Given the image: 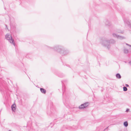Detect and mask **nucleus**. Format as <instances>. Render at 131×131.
<instances>
[{
    "label": "nucleus",
    "mask_w": 131,
    "mask_h": 131,
    "mask_svg": "<svg viewBox=\"0 0 131 131\" xmlns=\"http://www.w3.org/2000/svg\"><path fill=\"white\" fill-rule=\"evenodd\" d=\"M62 51H63V52H61V53L62 56L66 55L69 52V51L67 49H65L64 48H63Z\"/></svg>",
    "instance_id": "7"
},
{
    "label": "nucleus",
    "mask_w": 131,
    "mask_h": 131,
    "mask_svg": "<svg viewBox=\"0 0 131 131\" xmlns=\"http://www.w3.org/2000/svg\"><path fill=\"white\" fill-rule=\"evenodd\" d=\"M12 32L14 33H15L16 32V31H15V30H14L13 31H12Z\"/></svg>",
    "instance_id": "26"
},
{
    "label": "nucleus",
    "mask_w": 131,
    "mask_h": 131,
    "mask_svg": "<svg viewBox=\"0 0 131 131\" xmlns=\"http://www.w3.org/2000/svg\"><path fill=\"white\" fill-rule=\"evenodd\" d=\"M123 125L124 126H125V127H127L128 125V123L127 121H126L125 122H124L123 123Z\"/></svg>",
    "instance_id": "16"
},
{
    "label": "nucleus",
    "mask_w": 131,
    "mask_h": 131,
    "mask_svg": "<svg viewBox=\"0 0 131 131\" xmlns=\"http://www.w3.org/2000/svg\"><path fill=\"white\" fill-rule=\"evenodd\" d=\"M124 52L126 53H127L128 52V49H124Z\"/></svg>",
    "instance_id": "19"
},
{
    "label": "nucleus",
    "mask_w": 131,
    "mask_h": 131,
    "mask_svg": "<svg viewBox=\"0 0 131 131\" xmlns=\"http://www.w3.org/2000/svg\"><path fill=\"white\" fill-rule=\"evenodd\" d=\"M102 45L105 47H107V48L108 49H109L110 47V42L109 40H107L106 39L103 40L101 42Z\"/></svg>",
    "instance_id": "1"
},
{
    "label": "nucleus",
    "mask_w": 131,
    "mask_h": 131,
    "mask_svg": "<svg viewBox=\"0 0 131 131\" xmlns=\"http://www.w3.org/2000/svg\"><path fill=\"white\" fill-rule=\"evenodd\" d=\"M123 91H127V89L126 87L124 86L123 87Z\"/></svg>",
    "instance_id": "18"
},
{
    "label": "nucleus",
    "mask_w": 131,
    "mask_h": 131,
    "mask_svg": "<svg viewBox=\"0 0 131 131\" xmlns=\"http://www.w3.org/2000/svg\"><path fill=\"white\" fill-rule=\"evenodd\" d=\"M116 76L117 79H121V75L119 73H117L116 74Z\"/></svg>",
    "instance_id": "13"
},
{
    "label": "nucleus",
    "mask_w": 131,
    "mask_h": 131,
    "mask_svg": "<svg viewBox=\"0 0 131 131\" xmlns=\"http://www.w3.org/2000/svg\"><path fill=\"white\" fill-rule=\"evenodd\" d=\"M16 105L15 104H13L11 106V108L12 111H15L16 109Z\"/></svg>",
    "instance_id": "10"
},
{
    "label": "nucleus",
    "mask_w": 131,
    "mask_h": 131,
    "mask_svg": "<svg viewBox=\"0 0 131 131\" xmlns=\"http://www.w3.org/2000/svg\"><path fill=\"white\" fill-rule=\"evenodd\" d=\"M125 86H126V87H128L129 86V85L127 84H125Z\"/></svg>",
    "instance_id": "23"
},
{
    "label": "nucleus",
    "mask_w": 131,
    "mask_h": 131,
    "mask_svg": "<svg viewBox=\"0 0 131 131\" xmlns=\"http://www.w3.org/2000/svg\"><path fill=\"white\" fill-rule=\"evenodd\" d=\"M29 54H27L26 56V57L27 58H30V57H29Z\"/></svg>",
    "instance_id": "21"
},
{
    "label": "nucleus",
    "mask_w": 131,
    "mask_h": 131,
    "mask_svg": "<svg viewBox=\"0 0 131 131\" xmlns=\"http://www.w3.org/2000/svg\"><path fill=\"white\" fill-rule=\"evenodd\" d=\"M78 128V127L77 126H73L72 127H70V129L71 130H75Z\"/></svg>",
    "instance_id": "11"
},
{
    "label": "nucleus",
    "mask_w": 131,
    "mask_h": 131,
    "mask_svg": "<svg viewBox=\"0 0 131 131\" xmlns=\"http://www.w3.org/2000/svg\"><path fill=\"white\" fill-rule=\"evenodd\" d=\"M28 77H29V79L30 80V78H29L28 76Z\"/></svg>",
    "instance_id": "31"
},
{
    "label": "nucleus",
    "mask_w": 131,
    "mask_h": 131,
    "mask_svg": "<svg viewBox=\"0 0 131 131\" xmlns=\"http://www.w3.org/2000/svg\"><path fill=\"white\" fill-rule=\"evenodd\" d=\"M89 103L88 102H86L81 104L79 107V109L85 108L89 105Z\"/></svg>",
    "instance_id": "5"
},
{
    "label": "nucleus",
    "mask_w": 131,
    "mask_h": 131,
    "mask_svg": "<svg viewBox=\"0 0 131 131\" xmlns=\"http://www.w3.org/2000/svg\"><path fill=\"white\" fill-rule=\"evenodd\" d=\"M103 89H102V90H101V92H103Z\"/></svg>",
    "instance_id": "28"
},
{
    "label": "nucleus",
    "mask_w": 131,
    "mask_h": 131,
    "mask_svg": "<svg viewBox=\"0 0 131 131\" xmlns=\"http://www.w3.org/2000/svg\"><path fill=\"white\" fill-rule=\"evenodd\" d=\"M58 76L59 77L62 78V77H63L64 76V75H63V74L61 73V74H59L58 75Z\"/></svg>",
    "instance_id": "17"
},
{
    "label": "nucleus",
    "mask_w": 131,
    "mask_h": 131,
    "mask_svg": "<svg viewBox=\"0 0 131 131\" xmlns=\"http://www.w3.org/2000/svg\"><path fill=\"white\" fill-rule=\"evenodd\" d=\"M66 80H64L62 81H61V82H62V92H63V93H62V96H63V94H64V92H65V91H66L65 87V86H63V85L64 84V82H66Z\"/></svg>",
    "instance_id": "8"
},
{
    "label": "nucleus",
    "mask_w": 131,
    "mask_h": 131,
    "mask_svg": "<svg viewBox=\"0 0 131 131\" xmlns=\"http://www.w3.org/2000/svg\"><path fill=\"white\" fill-rule=\"evenodd\" d=\"M129 111V109L128 108H127V109L126 111V112H128Z\"/></svg>",
    "instance_id": "22"
},
{
    "label": "nucleus",
    "mask_w": 131,
    "mask_h": 131,
    "mask_svg": "<svg viewBox=\"0 0 131 131\" xmlns=\"http://www.w3.org/2000/svg\"><path fill=\"white\" fill-rule=\"evenodd\" d=\"M126 45H128V46H130V47H131V45H129V44H127V43H126Z\"/></svg>",
    "instance_id": "24"
},
{
    "label": "nucleus",
    "mask_w": 131,
    "mask_h": 131,
    "mask_svg": "<svg viewBox=\"0 0 131 131\" xmlns=\"http://www.w3.org/2000/svg\"><path fill=\"white\" fill-rule=\"evenodd\" d=\"M63 48V47L62 46H56L54 47L53 49L54 50L58 52H61Z\"/></svg>",
    "instance_id": "3"
},
{
    "label": "nucleus",
    "mask_w": 131,
    "mask_h": 131,
    "mask_svg": "<svg viewBox=\"0 0 131 131\" xmlns=\"http://www.w3.org/2000/svg\"><path fill=\"white\" fill-rule=\"evenodd\" d=\"M6 39L9 40L10 43H12L15 46V43L14 42V39L12 38L11 36L8 35H7L6 36Z\"/></svg>",
    "instance_id": "4"
},
{
    "label": "nucleus",
    "mask_w": 131,
    "mask_h": 131,
    "mask_svg": "<svg viewBox=\"0 0 131 131\" xmlns=\"http://www.w3.org/2000/svg\"><path fill=\"white\" fill-rule=\"evenodd\" d=\"M6 27H7V25H6Z\"/></svg>",
    "instance_id": "30"
},
{
    "label": "nucleus",
    "mask_w": 131,
    "mask_h": 131,
    "mask_svg": "<svg viewBox=\"0 0 131 131\" xmlns=\"http://www.w3.org/2000/svg\"><path fill=\"white\" fill-rule=\"evenodd\" d=\"M118 33H123V32H120V31H118Z\"/></svg>",
    "instance_id": "27"
},
{
    "label": "nucleus",
    "mask_w": 131,
    "mask_h": 131,
    "mask_svg": "<svg viewBox=\"0 0 131 131\" xmlns=\"http://www.w3.org/2000/svg\"><path fill=\"white\" fill-rule=\"evenodd\" d=\"M109 41L110 42V44H114L115 43V41L113 39H111L110 40H109Z\"/></svg>",
    "instance_id": "14"
},
{
    "label": "nucleus",
    "mask_w": 131,
    "mask_h": 131,
    "mask_svg": "<svg viewBox=\"0 0 131 131\" xmlns=\"http://www.w3.org/2000/svg\"><path fill=\"white\" fill-rule=\"evenodd\" d=\"M124 21L125 24H127L128 26L131 28V21H129L126 18H124Z\"/></svg>",
    "instance_id": "6"
},
{
    "label": "nucleus",
    "mask_w": 131,
    "mask_h": 131,
    "mask_svg": "<svg viewBox=\"0 0 131 131\" xmlns=\"http://www.w3.org/2000/svg\"><path fill=\"white\" fill-rule=\"evenodd\" d=\"M40 91L42 93L45 94L46 93V91L45 89L43 88H41L40 89Z\"/></svg>",
    "instance_id": "12"
},
{
    "label": "nucleus",
    "mask_w": 131,
    "mask_h": 131,
    "mask_svg": "<svg viewBox=\"0 0 131 131\" xmlns=\"http://www.w3.org/2000/svg\"><path fill=\"white\" fill-rule=\"evenodd\" d=\"M1 111H0V112H1Z\"/></svg>",
    "instance_id": "32"
},
{
    "label": "nucleus",
    "mask_w": 131,
    "mask_h": 131,
    "mask_svg": "<svg viewBox=\"0 0 131 131\" xmlns=\"http://www.w3.org/2000/svg\"><path fill=\"white\" fill-rule=\"evenodd\" d=\"M3 34V31H2V30L0 28V36L2 35Z\"/></svg>",
    "instance_id": "20"
},
{
    "label": "nucleus",
    "mask_w": 131,
    "mask_h": 131,
    "mask_svg": "<svg viewBox=\"0 0 131 131\" xmlns=\"http://www.w3.org/2000/svg\"><path fill=\"white\" fill-rule=\"evenodd\" d=\"M109 126H108L107 127H106V128H105V129L104 130V131L106 130V129H107L108 128Z\"/></svg>",
    "instance_id": "25"
},
{
    "label": "nucleus",
    "mask_w": 131,
    "mask_h": 131,
    "mask_svg": "<svg viewBox=\"0 0 131 131\" xmlns=\"http://www.w3.org/2000/svg\"><path fill=\"white\" fill-rule=\"evenodd\" d=\"M50 111H47V113L48 114H49V115L51 116V115L52 114L55 112L56 110L55 108L53 106V103L52 102H50Z\"/></svg>",
    "instance_id": "2"
},
{
    "label": "nucleus",
    "mask_w": 131,
    "mask_h": 131,
    "mask_svg": "<svg viewBox=\"0 0 131 131\" xmlns=\"http://www.w3.org/2000/svg\"><path fill=\"white\" fill-rule=\"evenodd\" d=\"M113 37H116L118 39H123L124 38V37H122L121 36H119V35H118L116 34H113Z\"/></svg>",
    "instance_id": "9"
},
{
    "label": "nucleus",
    "mask_w": 131,
    "mask_h": 131,
    "mask_svg": "<svg viewBox=\"0 0 131 131\" xmlns=\"http://www.w3.org/2000/svg\"><path fill=\"white\" fill-rule=\"evenodd\" d=\"M66 97H67V94H66Z\"/></svg>",
    "instance_id": "29"
},
{
    "label": "nucleus",
    "mask_w": 131,
    "mask_h": 131,
    "mask_svg": "<svg viewBox=\"0 0 131 131\" xmlns=\"http://www.w3.org/2000/svg\"><path fill=\"white\" fill-rule=\"evenodd\" d=\"M105 24L106 25H107L108 26H110L111 25V24L110 22L108 21V20H107L106 21L105 23Z\"/></svg>",
    "instance_id": "15"
}]
</instances>
